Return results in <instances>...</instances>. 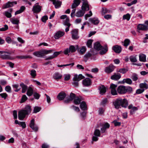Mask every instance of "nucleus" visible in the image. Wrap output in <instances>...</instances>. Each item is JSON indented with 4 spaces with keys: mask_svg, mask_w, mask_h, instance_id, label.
Returning <instances> with one entry per match:
<instances>
[{
    "mask_svg": "<svg viewBox=\"0 0 148 148\" xmlns=\"http://www.w3.org/2000/svg\"><path fill=\"white\" fill-rule=\"evenodd\" d=\"M113 104L115 108L118 109L122 107L126 108L128 105L127 101L125 99H122L119 98L115 100Z\"/></svg>",
    "mask_w": 148,
    "mask_h": 148,
    "instance_id": "obj_1",
    "label": "nucleus"
},
{
    "mask_svg": "<svg viewBox=\"0 0 148 148\" xmlns=\"http://www.w3.org/2000/svg\"><path fill=\"white\" fill-rule=\"evenodd\" d=\"M31 111L30 106H26L24 109L20 111L18 113V119L20 120H23L25 118L26 115L28 114Z\"/></svg>",
    "mask_w": 148,
    "mask_h": 148,
    "instance_id": "obj_2",
    "label": "nucleus"
},
{
    "mask_svg": "<svg viewBox=\"0 0 148 148\" xmlns=\"http://www.w3.org/2000/svg\"><path fill=\"white\" fill-rule=\"evenodd\" d=\"M94 48L98 51L101 50L99 52L101 55H103L105 54L108 51V48L106 45L104 47H103L99 42H97L94 44Z\"/></svg>",
    "mask_w": 148,
    "mask_h": 148,
    "instance_id": "obj_3",
    "label": "nucleus"
},
{
    "mask_svg": "<svg viewBox=\"0 0 148 148\" xmlns=\"http://www.w3.org/2000/svg\"><path fill=\"white\" fill-rule=\"evenodd\" d=\"M53 51L52 50H47L45 49H42L40 51L34 52L33 54L34 56L38 57H44L45 55L51 53Z\"/></svg>",
    "mask_w": 148,
    "mask_h": 148,
    "instance_id": "obj_4",
    "label": "nucleus"
},
{
    "mask_svg": "<svg viewBox=\"0 0 148 148\" xmlns=\"http://www.w3.org/2000/svg\"><path fill=\"white\" fill-rule=\"evenodd\" d=\"M10 53L3 51H0V58L3 59L12 60L14 58L10 56Z\"/></svg>",
    "mask_w": 148,
    "mask_h": 148,
    "instance_id": "obj_5",
    "label": "nucleus"
},
{
    "mask_svg": "<svg viewBox=\"0 0 148 148\" xmlns=\"http://www.w3.org/2000/svg\"><path fill=\"white\" fill-rule=\"evenodd\" d=\"M76 51L75 47L73 45H70L69 48L66 49L64 51V53L65 55H67L70 52L73 53Z\"/></svg>",
    "mask_w": 148,
    "mask_h": 148,
    "instance_id": "obj_6",
    "label": "nucleus"
},
{
    "mask_svg": "<svg viewBox=\"0 0 148 148\" xmlns=\"http://www.w3.org/2000/svg\"><path fill=\"white\" fill-rule=\"evenodd\" d=\"M116 67L112 64H110L108 66L106 67L104 69L105 72L107 73H110L113 72Z\"/></svg>",
    "mask_w": 148,
    "mask_h": 148,
    "instance_id": "obj_7",
    "label": "nucleus"
},
{
    "mask_svg": "<svg viewBox=\"0 0 148 148\" xmlns=\"http://www.w3.org/2000/svg\"><path fill=\"white\" fill-rule=\"evenodd\" d=\"M42 7L38 5V3H36L33 7L32 10L34 13H38L41 10Z\"/></svg>",
    "mask_w": 148,
    "mask_h": 148,
    "instance_id": "obj_8",
    "label": "nucleus"
},
{
    "mask_svg": "<svg viewBox=\"0 0 148 148\" xmlns=\"http://www.w3.org/2000/svg\"><path fill=\"white\" fill-rule=\"evenodd\" d=\"M117 87V85L114 84H111L110 85V88L111 90V94L113 95H116L117 94V91L116 89Z\"/></svg>",
    "mask_w": 148,
    "mask_h": 148,
    "instance_id": "obj_9",
    "label": "nucleus"
},
{
    "mask_svg": "<svg viewBox=\"0 0 148 148\" xmlns=\"http://www.w3.org/2000/svg\"><path fill=\"white\" fill-rule=\"evenodd\" d=\"M117 92L121 95L124 94L125 92V86H120L117 88Z\"/></svg>",
    "mask_w": 148,
    "mask_h": 148,
    "instance_id": "obj_10",
    "label": "nucleus"
},
{
    "mask_svg": "<svg viewBox=\"0 0 148 148\" xmlns=\"http://www.w3.org/2000/svg\"><path fill=\"white\" fill-rule=\"evenodd\" d=\"M62 76L61 73L58 72H56L53 74V78L54 79L58 81L61 79Z\"/></svg>",
    "mask_w": 148,
    "mask_h": 148,
    "instance_id": "obj_11",
    "label": "nucleus"
},
{
    "mask_svg": "<svg viewBox=\"0 0 148 148\" xmlns=\"http://www.w3.org/2000/svg\"><path fill=\"white\" fill-rule=\"evenodd\" d=\"M30 127L35 131H37L38 129V127L37 126L35 125V120L34 119L32 120L29 124Z\"/></svg>",
    "mask_w": 148,
    "mask_h": 148,
    "instance_id": "obj_12",
    "label": "nucleus"
},
{
    "mask_svg": "<svg viewBox=\"0 0 148 148\" xmlns=\"http://www.w3.org/2000/svg\"><path fill=\"white\" fill-rule=\"evenodd\" d=\"M72 38L74 39H77L79 38L78 36V30L77 29H73L71 32Z\"/></svg>",
    "mask_w": 148,
    "mask_h": 148,
    "instance_id": "obj_13",
    "label": "nucleus"
},
{
    "mask_svg": "<svg viewBox=\"0 0 148 148\" xmlns=\"http://www.w3.org/2000/svg\"><path fill=\"white\" fill-rule=\"evenodd\" d=\"M75 97V94L71 92L70 94L69 98L68 99L64 100V102L66 103H69L71 101L74 100Z\"/></svg>",
    "mask_w": 148,
    "mask_h": 148,
    "instance_id": "obj_14",
    "label": "nucleus"
},
{
    "mask_svg": "<svg viewBox=\"0 0 148 148\" xmlns=\"http://www.w3.org/2000/svg\"><path fill=\"white\" fill-rule=\"evenodd\" d=\"M16 4L17 2L16 1H13L12 2H8L4 5L2 7L3 9L8 8L9 7H12L14 5V4Z\"/></svg>",
    "mask_w": 148,
    "mask_h": 148,
    "instance_id": "obj_15",
    "label": "nucleus"
},
{
    "mask_svg": "<svg viewBox=\"0 0 148 148\" xmlns=\"http://www.w3.org/2000/svg\"><path fill=\"white\" fill-rule=\"evenodd\" d=\"M82 9L84 11H88L90 9L88 1L83 2L82 6Z\"/></svg>",
    "mask_w": 148,
    "mask_h": 148,
    "instance_id": "obj_16",
    "label": "nucleus"
},
{
    "mask_svg": "<svg viewBox=\"0 0 148 148\" xmlns=\"http://www.w3.org/2000/svg\"><path fill=\"white\" fill-rule=\"evenodd\" d=\"M52 1L53 4L54 5L56 8H59L62 4V2L59 0H50Z\"/></svg>",
    "mask_w": 148,
    "mask_h": 148,
    "instance_id": "obj_17",
    "label": "nucleus"
},
{
    "mask_svg": "<svg viewBox=\"0 0 148 148\" xmlns=\"http://www.w3.org/2000/svg\"><path fill=\"white\" fill-rule=\"evenodd\" d=\"M128 108L129 109H131L130 113L131 114H134L135 112L138 109V107L134 106L132 104H131L129 106Z\"/></svg>",
    "mask_w": 148,
    "mask_h": 148,
    "instance_id": "obj_18",
    "label": "nucleus"
},
{
    "mask_svg": "<svg viewBox=\"0 0 148 148\" xmlns=\"http://www.w3.org/2000/svg\"><path fill=\"white\" fill-rule=\"evenodd\" d=\"M121 77L120 74L119 73H114V74L111 76L110 77L111 79L114 80H118Z\"/></svg>",
    "mask_w": 148,
    "mask_h": 148,
    "instance_id": "obj_19",
    "label": "nucleus"
},
{
    "mask_svg": "<svg viewBox=\"0 0 148 148\" xmlns=\"http://www.w3.org/2000/svg\"><path fill=\"white\" fill-rule=\"evenodd\" d=\"M64 34V32L58 31L55 33L54 37L56 39H58L60 38Z\"/></svg>",
    "mask_w": 148,
    "mask_h": 148,
    "instance_id": "obj_20",
    "label": "nucleus"
},
{
    "mask_svg": "<svg viewBox=\"0 0 148 148\" xmlns=\"http://www.w3.org/2000/svg\"><path fill=\"white\" fill-rule=\"evenodd\" d=\"M112 49L115 53H120L122 49L121 47L118 45L113 46L112 47Z\"/></svg>",
    "mask_w": 148,
    "mask_h": 148,
    "instance_id": "obj_21",
    "label": "nucleus"
},
{
    "mask_svg": "<svg viewBox=\"0 0 148 148\" xmlns=\"http://www.w3.org/2000/svg\"><path fill=\"white\" fill-rule=\"evenodd\" d=\"M66 93L63 91L61 92L57 96L58 99L60 100H63L66 97Z\"/></svg>",
    "mask_w": 148,
    "mask_h": 148,
    "instance_id": "obj_22",
    "label": "nucleus"
},
{
    "mask_svg": "<svg viewBox=\"0 0 148 148\" xmlns=\"http://www.w3.org/2000/svg\"><path fill=\"white\" fill-rule=\"evenodd\" d=\"M99 93L101 95H104L106 92V89L105 86L103 85L100 86L99 88Z\"/></svg>",
    "mask_w": 148,
    "mask_h": 148,
    "instance_id": "obj_23",
    "label": "nucleus"
},
{
    "mask_svg": "<svg viewBox=\"0 0 148 148\" xmlns=\"http://www.w3.org/2000/svg\"><path fill=\"white\" fill-rule=\"evenodd\" d=\"M84 77L81 74H79L78 75H75L73 79V80L79 81L81 79H83Z\"/></svg>",
    "mask_w": 148,
    "mask_h": 148,
    "instance_id": "obj_24",
    "label": "nucleus"
},
{
    "mask_svg": "<svg viewBox=\"0 0 148 148\" xmlns=\"http://www.w3.org/2000/svg\"><path fill=\"white\" fill-rule=\"evenodd\" d=\"M90 79L88 78H86L83 80V84L85 86H88L90 85L91 84Z\"/></svg>",
    "mask_w": 148,
    "mask_h": 148,
    "instance_id": "obj_25",
    "label": "nucleus"
},
{
    "mask_svg": "<svg viewBox=\"0 0 148 148\" xmlns=\"http://www.w3.org/2000/svg\"><path fill=\"white\" fill-rule=\"evenodd\" d=\"M137 29L140 30L145 31L147 30V28L146 25L142 24H139L137 26Z\"/></svg>",
    "mask_w": 148,
    "mask_h": 148,
    "instance_id": "obj_26",
    "label": "nucleus"
},
{
    "mask_svg": "<svg viewBox=\"0 0 148 148\" xmlns=\"http://www.w3.org/2000/svg\"><path fill=\"white\" fill-rule=\"evenodd\" d=\"M82 101V99L81 97H76L73 100V102L76 105H79Z\"/></svg>",
    "mask_w": 148,
    "mask_h": 148,
    "instance_id": "obj_27",
    "label": "nucleus"
},
{
    "mask_svg": "<svg viewBox=\"0 0 148 148\" xmlns=\"http://www.w3.org/2000/svg\"><path fill=\"white\" fill-rule=\"evenodd\" d=\"M89 21L92 23L94 24V25H97L99 22L98 18H90Z\"/></svg>",
    "mask_w": 148,
    "mask_h": 148,
    "instance_id": "obj_28",
    "label": "nucleus"
},
{
    "mask_svg": "<svg viewBox=\"0 0 148 148\" xmlns=\"http://www.w3.org/2000/svg\"><path fill=\"white\" fill-rule=\"evenodd\" d=\"M80 0H74L72 5V8L74 9L76 8L80 3Z\"/></svg>",
    "mask_w": 148,
    "mask_h": 148,
    "instance_id": "obj_29",
    "label": "nucleus"
},
{
    "mask_svg": "<svg viewBox=\"0 0 148 148\" xmlns=\"http://www.w3.org/2000/svg\"><path fill=\"white\" fill-rule=\"evenodd\" d=\"M85 12L83 10H80L76 12L75 16L77 17H82L85 14Z\"/></svg>",
    "mask_w": 148,
    "mask_h": 148,
    "instance_id": "obj_30",
    "label": "nucleus"
},
{
    "mask_svg": "<svg viewBox=\"0 0 148 148\" xmlns=\"http://www.w3.org/2000/svg\"><path fill=\"white\" fill-rule=\"evenodd\" d=\"M132 80L130 79L129 78L124 79L122 82V83L123 84L126 83L129 85L132 84Z\"/></svg>",
    "mask_w": 148,
    "mask_h": 148,
    "instance_id": "obj_31",
    "label": "nucleus"
},
{
    "mask_svg": "<svg viewBox=\"0 0 148 148\" xmlns=\"http://www.w3.org/2000/svg\"><path fill=\"white\" fill-rule=\"evenodd\" d=\"M139 60L141 62H145L146 60V56L145 55L141 53L139 55Z\"/></svg>",
    "mask_w": 148,
    "mask_h": 148,
    "instance_id": "obj_32",
    "label": "nucleus"
},
{
    "mask_svg": "<svg viewBox=\"0 0 148 148\" xmlns=\"http://www.w3.org/2000/svg\"><path fill=\"white\" fill-rule=\"evenodd\" d=\"M80 108L83 110H87V105L86 103L84 101L81 102L80 105Z\"/></svg>",
    "mask_w": 148,
    "mask_h": 148,
    "instance_id": "obj_33",
    "label": "nucleus"
},
{
    "mask_svg": "<svg viewBox=\"0 0 148 148\" xmlns=\"http://www.w3.org/2000/svg\"><path fill=\"white\" fill-rule=\"evenodd\" d=\"M33 94V90L32 88L29 87L28 89L27 92V95L29 96H32Z\"/></svg>",
    "mask_w": 148,
    "mask_h": 148,
    "instance_id": "obj_34",
    "label": "nucleus"
},
{
    "mask_svg": "<svg viewBox=\"0 0 148 148\" xmlns=\"http://www.w3.org/2000/svg\"><path fill=\"white\" fill-rule=\"evenodd\" d=\"M20 86L22 88V93H25L27 89V86L23 83H21L20 84Z\"/></svg>",
    "mask_w": 148,
    "mask_h": 148,
    "instance_id": "obj_35",
    "label": "nucleus"
},
{
    "mask_svg": "<svg viewBox=\"0 0 148 148\" xmlns=\"http://www.w3.org/2000/svg\"><path fill=\"white\" fill-rule=\"evenodd\" d=\"M25 8L24 6H21L19 10H17L16 11V12L15 13V14L16 15V14L21 13L23 12L24 11V10H25Z\"/></svg>",
    "mask_w": 148,
    "mask_h": 148,
    "instance_id": "obj_36",
    "label": "nucleus"
},
{
    "mask_svg": "<svg viewBox=\"0 0 148 148\" xmlns=\"http://www.w3.org/2000/svg\"><path fill=\"white\" fill-rule=\"evenodd\" d=\"M30 74L33 78H35L36 76V71L34 69H32L30 71Z\"/></svg>",
    "mask_w": 148,
    "mask_h": 148,
    "instance_id": "obj_37",
    "label": "nucleus"
},
{
    "mask_svg": "<svg viewBox=\"0 0 148 148\" xmlns=\"http://www.w3.org/2000/svg\"><path fill=\"white\" fill-rule=\"evenodd\" d=\"M64 25H66L68 27H70L71 26V24L69 23V18H66V19H65L63 21Z\"/></svg>",
    "mask_w": 148,
    "mask_h": 148,
    "instance_id": "obj_38",
    "label": "nucleus"
},
{
    "mask_svg": "<svg viewBox=\"0 0 148 148\" xmlns=\"http://www.w3.org/2000/svg\"><path fill=\"white\" fill-rule=\"evenodd\" d=\"M11 22L14 24L18 25L19 21L17 18H13L11 20Z\"/></svg>",
    "mask_w": 148,
    "mask_h": 148,
    "instance_id": "obj_39",
    "label": "nucleus"
},
{
    "mask_svg": "<svg viewBox=\"0 0 148 148\" xmlns=\"http://www.w3.org/2000/svg\"><path fill=\"white\" fill-rule=\"evenodd\" d=\"M108 102V99L106 98L104 99L101 101L100 104L104 106Z\"/></svg>",
    "mask_w": 148,
    "mask_h": 148,
    "instance_id": "obj_40",
    "label": "nucleus"
},
{
    "mask_svg": "<svg viewBox=\"0 0 148 148\" xmlns=\"http://www.w3.org/2000/svg\"><path fill=\"white\" fill-rule=\"evenodd\" d=\"M128 71V70L127 69L125 68H122L118 70L117 72H120L122 74H124L125 73L127 72Z\"/></svg>",
    "mask_w": 148,
    "mask_h": 148,
    "instance_id": "obj_41",
    "label": "nucleus"
},
{
    "mask_svg": "<svg viewBox=\"0 0 148 148\" xmlns=\"http://www.w3.org/2000/svg\"><path fill=\"white\" fill-rule=\"evenodd\" d=\"M110 11L105 8H103L102 9V14L104 15L106 13H110Z\"/></svg>",
    "mask_w": 148,
    "mask_h": 148,
    "instance_id": "obj_42",
    "label": "nucleus"
},
{
    "mask_svg": "<svg viewBox=\"0 0 148 148\" xmlns=\"http://www.w3.org/2000/svg\"><path fill=\"white\" fill-rule=\"evenodd\" d=\"M91 56V54L89 53H86L84 57V60L85 62H86L88 58Z\"/></svg>",
    "mask_w": 148,
    "mask_h": 148,
    "instance_id": "obj_43",
    "label": "nucleus"
},
{
    "mask_svg": "<svg viewBox=\"0 0 148 148\" xmlns=\"http://www.w3.org/2000/svg\"><path fill=\"white\" fill-rule=\"evenodd\" d=\"M140 87L141 88H148V85L145 83H141L139 84Z\"/></svg>",
    "mask_w": 148,
    "mask_h": 148,
    "instance_id": "obj_44",
    "label": "nucleus"
},
{
    "mask_svg": "<svg viewBox=\"0 0 148 148\" xmlns=\"http://www.w3.org/2000/svg\"><path fill=\"white\" fill-rule=\"evenodd\" d=\"M130 40L128 39H126L124 41L123 45L127 47L130 44Z\"/></svg>",
    "mask_w": 148,
    "mask_h": 148,
    "instance_id": "obj_45",
    "label": "nucleus"
},
{
    "mask_svg": "<svg viewBox=\"0 0 148 148\" xmlns=\"http://www.w3.org/2000/svg\"><path fill=\"white\" fill-rule=\"evenodd\" d=\"M64 80L65 81L69 80L71 77V75L69 74H65L64 75Z\"/></svg>",
    "mask_w": 148,
    "mask_h": 148,
    "instance_id": "obj_46",
    "label": "nucleus"
},
{
    "mask_svg": "<svg viewBox=\"0 0 148 148\" xmlns=\"http://www.w3.org/2000/svg\"><path fill=\"white\" fill-rule=\"evenodd\" d=\"M93 41V40L92 39L88 40L87 42V47L89 48H91L92 47V44Z\"/></svg>",
    "mask_w": 148,
    "mask_h": 148,
    "instance_id": "obj_47",
    "label": "nucleus"
},
{
    "mask_svg": "<svg viewBox=\"0 0 148 148\" xmlns=\"http://www.w3.org/2000/svg\"><path fill=\"white\" fill-rule=\"evenodd\" d=\"M94 134L95 136L99 137L101 134L99 130L96 129L95 130Z\"/></svg>",
    "mask_w": 148,
    "mask_h": 148,
    "instance_id": "obj_48",
    "label": "nucleus"
},
{
    "mask_svg": "<svg viewBox=\"0 0 148 148\" xmlns=\"http://www.w3.org/2000/svg\"><path fill=\"white\" fill-rule=\"evenodd\" d=\"M131 78L134 81H136L138 79L137 74L135 73L133 74Z\"/></svg>",
    "mask_w": 148,
    "mask_h": 148,
    "instance_id": "obj_49",
    "label": "nucleus"
},
{
    "mask_svg": "<svg viewBox=\"0 0 148 148\" xmlns=\"http://www.w3.org/2000/svg\"><path fill=\"white\" fill-rule=\"evenodd\" d=\"M130 18V15L129 14H127L123 16V19H127V21H129Z\"/></svg>",
    "mask_w": 148,
    "mask_h": 148,
    "instance_id": "obj_50",
    "label": "nucleus"
},
{
    "mask_svg": "<svg viewBox=\"0 0 148 148\" xmlns=\"http://www.w3.org/2000/svg\"><path fill=\"white\" fill-rule=\"evenodd\" d=\"M132 91V88L130 86H125V92H130Z\"/></svg>",
    "mask_w": 148,
    "mask_h": 148,
    "instance_id": "obj_51",
    "label": "nucleus"
},
{
    "mask_svg": "<svg viewBox=\"0 0 148 148\" xmlns=\"http://www.w3.org/2000/svg\"><path fill=\"white\" fill-rule=\"evenodd\" d=\"M130 59L132 62H136L137 61V59L136 56H131L130 57Z\"/></svg>",
    "mask_w": 148,
    "mask_h": 148,
    "instance_id": "obj_52",
    "label": "nucleus"
},
{
    "mask_svg": "<svg viewBox=\"0 0 148 148\" xmlns=\"http://www.w3.org/2000/svg\"><path fill=\"white\" fill-rule=\"evenodd\" d=\"M86 48L84 46L82 47L80 49V52L81 54H83L86 51Z\"/></svg>",
    "mask_w": 148,
    "mask_h": 148,
    "instance_id": "obj_53",
    "label": "nucleus"
},
{
    "mask_svg": "<svg viewBox=\"0 0 148 148\" xmlns=\"http://www.w3.org/2000/svg\"><path fill=\"white\" fill-rule=\"evenodd\" d=\"M27 99V98L25 95H23L21 99V103H23Z\"/></svg>",
    "mask_w": 148,
    "mask_h": 148,
    "instance_id": "obj_54",
    "label": "nucleus"
},
{
    "mask_svg": "<svg viewBox=\"0 0 148 148\" xmlns=\"http://www.w3.org/2000/svg\"><path fill=\"white\" fill-rule=\"evenodd\" d=\"M105 109L103 108H99L98 110L99 114H102L105 111Z\"/></svg>",
    "mask_w": 148,
    "mask_h": 148,
    "instance_id": "obj_55",
    "label": "nucleus"
},
{
    "mask_svg": "<svg viewBox=\"0 0 148 148\" xmlns=\"http://www.w3.org/2000/svg\"><path fill=\"white\" fill-rule=\"evenodd\" d=\"M41 108L38 106L35 107L34 108V112L35 113L39 112Z\"/></svg>",
    "mask_w": 148,
    "mask_h": 148,
    "instance_id": "obj_56",
    "label": "nucleus"
},
{
    "mask_svg": "<svg viewBox=\"0 0 148 148\" xmlns=\"http://www.w3.org/2000/svg\"><path fill=\"white\" fill-rule=\"evenodd\" d=\"M4 14L8 18H10L12 16L11 13L9 12H8L5 11L4 12Z\"/></svg>",
    "mask_w": 148,
    "mask_h": 148,
    "instance_id": "obj_57",
    "label": "nucleus"
},
{
    "mask_svg": "<svg viewBox=\"0 0 148 148\" xmlns=\"http://www.w3.org/2000/svg\"><path fill=\"white\" fill-rule=\"evenodd\" d=\"M0 96L2 98L5 99L8 97V95L5 93H3L0 94Z\"/></svg>",
    "mask_w": 148,
    "mask_h": 148,
    "instance_id": "obj_58",
    "label": "nucleus"
},
{
    "mask_svg": "<svg viewBox=\"0 0 148 148\" xmlns=\"http://www.w3.org/2000/svg\"><path fill=\"white\" fill-rule=\"evenodd\" d=\"M5 90L6 91L9 92H11V88L9 86H6L5 88Z\"/></svg>",
    "mask_w": 148,
    "mask_h": 148,
    "instance_id": "obj_59",
    "label": "nucleus"
},
{
    "mask_svg": "<svg viewBox=\"0 0 148 148\" xmlns=\"http://www.w3.org/2000/svg\"><path fill=\"white\" fill-rule=\"evenodd\" d=\"M8 29V26L7 25H5L4 27H2L0 29V31H4Z\"/></svg>",
    "mask_w": 148,
    "mask_h": 148,
    "instance_id": "obj_60",
    "label": "nucleus"
},
{
    "mask_svg": "<svg viewBox=\"0 0 148 148\" xmlns=\"http://www.w3.org/2000/svg\"><path fill=\"white\" fill-rule=\"evenodd\" d=\"M34 96L35 99H38L40 96V95L38 93L35 92L34 94Z\"/></svg>",
    "mask_w": 148,
    "mask_h": 148,
    "instance_id": "obj_61",
    "label": "nucleus"
},
{
    "mask_svg": "<svg viewBox=\"0 0 148 148\" xmlns=\"http://www.w3.org/2000/svg\"><path fill=\"white\" fill-rule=\"evenodd\" d=\"M110 125L107 123H106L102 125V127L106 129L110 127Z\"/></svg>",
    "mask_w": 148,
    "mask_h": 148,
    "instance_id": "obj_62",
    "label": "nucleus"
},
{
    "mask_svg": "<svg viewBox=\"0 0 148 148\" xmlns=\"http://www.w3.org/2000/svg\"><path fill=\"white\" fill-rule=\"evenodd\" d=\"M71 107V108H72L74 110H75L76 112H79L80 111V110L79 108L77 107H76L74 106H72Z\"/></svg>",
    "mask_w": 148,
    "mask_h": 148,
    "instance_id": "obj_63",
    "label": "nucleus"
},
{
    "mask_svg": "<svg viewBox=\"0 0 148 148\" xmlns=\"http://www.w3.org/2000/svg\"><path fill=\"white\" fill-rule=\"evenodd\" d=\"M48 16H47L45 15L44 16L42 17L41 20L42 22L44 23H45L46 21L48 19Z\"/></svg>",
    "mask_w": 148,
    "mask_h": 148,
    "instance_id": "obj_64",
    "label": "nucleus"
}]
</instances>
